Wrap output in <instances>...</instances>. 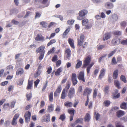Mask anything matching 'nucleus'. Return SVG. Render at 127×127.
<instances>
[{"instance_id":"33","label":"nucleus","mask_w":127,"mask_h":127,"mask_svg":"<svg viewBox=\"0 0 127 127\" xmlns=\"http://www.w3.org/2000/svg\"><path fill=\"white\" fill-rule=\"evenodd\" d=\"M67 92L63 90L62 92L61 98V99H64L66 96V93Z\"/></svg>"},{"instance_id":"2","label":"nucleus","mask_w":127,"mask_h":127,"mask_svg":"<svg viewBox=\"0 0 127 127\" xmlns=\"http://www.w3.org/2000/svg\"><path fill=\"white\" fill-rule=\"evenodd\" d=\"M77 77L80 81L82 82L83 83H84L85 82L84 72L83 71H81L80 72L78 75Z\"/></svg>"},{"instance_id":"56","label":"nucleus","mask_w":127,"mask_h":127,"mask_svg":"<svg viewBox=\"0 0 127 127\" xmlns=\"http://www.w3.org/2000/svg\"><path fill=\"white\" fill-rule=\"evenodd\" d=\"M41 13L38 12H35V18L36 19L38 18H39L41 16Z\"/></svg>"},{"instance_id":"19","label":"nucleus","mask_w":127,"mask_h":127,"mask_svg":"<svg viewBox=\"0 0 127 127\" xmlns=\"http://www.w3.org/2000/svg\"><path fill=\"white\" fill-rule=\"evenodd\" d=\"M118 69L115 70L113 73V77L114 79H117L118 75Z\"/></svg>"},{"instance_id":"40","label":"nucleus","mask_w":127,"mask_h":127,"mask_svg":"<svg viewBox=\"0 0 127 127\" xmlns=\"http://www.w3.org/2000/svg\"><path fill=\"white\" fill-rule=\"evenodd\" d=\"M120 107L122 109H126L127 108V103L125 102H123L120 105Z\"/></svg>"},{"instance_id":"12","label":"nucleus","mask_w":127,"mask_h":127,"mask_svg":"<svg viewBox=\"0 0 127 127\" xmlns=\"http://www.w3.org/2000/svg\"><path fill=\"white\" fill-rule=\"evenodd\" d=\"M35 40L37 41H43L44 40V37L41 34H38L35 38Z\"/></svg>"},{"instance_id":"62","label":"nucleus","mask_w":127,"mask_h":127,"mask_svg":"<svg viewBox=\"0 0 127 127\" xmlns=\"http://www.w3.org/2000/svg\"><path fill=\"white\" fill-rule=\"evenodd\" d=\"M10 124V121H9L7 120L5 121L4 125L6 127H7L9 126Z\"/></svg>"},{"instance_id":"47","label":"nucleus","mask_w":127,"mask_h":127,"mask_svg":"<svg viewBox=\"0 0 127 127\" xmlns=\"http://www.w3.org/2000/svg\"><path fill=\"white\" fill-rule=\"evenodd\" d=\"M105 46V45H98L97 46L98 50H101L104 48Z\"/></svg>"},{"instance_id":"64","label":"nucleus","mask_w":127,"mask_h":127,"mask_svg":"<svg viewBox=\"0 0 127 127\" xmlns=\"http://www.w3.org/2000/svg\"><path fill=\"white\" fill-rule=\"evenodd\" d=\"M40 25H42V26L44 28H46V23L44 21H42L40 22Z\"/></svg>"},{"instance_id":"18","label":"nucleus","mask_w":127,"mask_h":127,"mask_svg":"<svg viewBox=\"0 0 127 127\" xmlns=\"http://www.w3.org/2000/svg\"><path fill=\"white\" fill-rule=\"evenodd\" d=\"M105 7L108 9L112 8L114 6L113 4L110 2H107L105 4Z\"/></svg>"},{"instance_id":"39","label":"nucleus","mask_w":127,"mask_h":127,"mask_svg":"<svg viewBox=\"0 0 127 127\" xmlns=\"http://www.w3.org/2000/svg\"><path fill=\"white\" fill-rule=\"evenodd\" d=\"M64 105L66 107H71L72 105V103L71 102L67 101L65 103Z\"/></svg>"},{"instance_id":"51","label":"nucleus","mask_w":127,"mask_h":127,"mask_svg":"<svg viewBox=\"0 0 127 127\" xmlns=\"http://www.w3.org/2000/svg\"><path fill=\"white\" fill-rule=\"evenodd\" d=\"M74 20H70L67 21V24L68 25H72L74 22Z\"/></svg>"},{"instance_id":"43","label":"nucleus","mask_w":127,"mask_h":127,"mask_svg":"<svg viewBox=\"0 0 127 127\" xmlns=\"http://www.w3.org/2000/svg\"><path fill=\"white\" fill-rule=\"evenodd\" d=\"M83 119V118H79L77 119L75 122V124L78 123H82Z\"/></svg>"},{"instance_id":"4","label":"nucleus","mask_w":127,"mask_h":127,"mask_svg":"<svg viewBox=\"0 0 127 127\" xmlns=\"http://www.w3.org/2000/svg\"><path fill=\"white\" fill-rule=\"evenodd\" d=\"M71 81L73 85L74 86H75L78 83L77 79V75L74 73H72L71 75Z\"/></svg>"},{"instance_id":"13","label":"nucleus","mask_w":127,"mask_h":127,"mask_svg":"<svg viewBox=\"0 0 127 127\" xmlns=\"http://www.w3.org/2000/svg\"><path fill=\"white\" fill-rule=\"evenodd\" d=\"M33 83V80H29L28 82V85L26 89L27 90L31 89Z\"/></svg>"},{"instance_id":"59","label":"nucleus","mask_w":127,"mask_h":127,"mask_svg":"<svg viewBox=\"0 0 127 127\" xmlns=\"http://www.w3.org/2000/svg\"><path fill=\"white\" fill-rule=\"evenodd\" d=\"M24 79L23 78L20 79H19V83H18L17 84L19 86L22 85L23 84Z\"/></svg>"},{"instance_id":"23","label":"nucleus","mask_w":127,"mask_h":127,"mask_svg":"<svg viewBox=\"0 0 127 127\" xmlns=\"http://www.w3.org/2000/svg\"><path fill=\"white\" fill-rule=\"evenodd\" d=\"M111 37V34L110 33H106L105 34L104 37L103 38V41L107 40L110 38Z\"/></svg>"},{"instance_id":"37","label":"nucleus","mask_w":127,"mask_h":127,"mask_svg":"<svg viewBox=\"0 0 127 127\" xmlns=\"http://www.w3.org/2000/svg\"><path fill=\"white\" fill-rule=\"evenodd\" d=\"M113 33L115 36H120L122 34L121 32L119 31H116L113 32Z\"/></svg>"},{"instance_id":"42","label":"nucleus","mask_w":127,"mask_h":127,"mask_svg":"<svg viewBox=\"0 0 127 127\" xmlns=\"http://www.w3.org/2000/svg\"><path fill=\"white\" fill-rule=\"evenodd\" d=\"M94 116L95 115V119L96 121H97L100 118V115L98 113H96V112L94 113Z\"/></svg>"},{"instance_id":"52","label":"nucleus","mask_w":127,"mask_h":127,"mask_svg":"<svg viewBox=\"0 0 127 127\" xmlns=\"http://www.w3.org/2000/svg\"><path fill=\"white\" fill-rule=\"evenodd\" d=\"M75 110L74 109H72L68 110V113L71 115L74 116V114Z\"/></svg>"},{"instance_id":"28","label":"nucleus","mask_w":127,"mask_h":127,"mask_svg":"<svg viewBox=\"0 0 127 127\" xmlns=\"http://www.w3.org/2000/svg\"><path fill=\"white\" fill-rule=\"evenodd\" d=\"M62 71V68L60 67L58 68L57 71L55 72V75L56 76H59L60 74V73Z\"/></svg>"},{"instance_id":"48","label":"nucleus","mask_w":127,"mask_h":127,"mask_svg":"<svg viewBox=\"0 0 127 127\" xmlns=\"http://www.w3.org/2000/svg\"><path fill=\"white\" fill-rule=\"evenodd\" d=\"M26 97L27 98V101L30 100L32 97L31 93H30L29 94H27L26 95Z\"/></svg>"},{"instance_id":"11","label":"nucleus","mask_w":127,"mask_h":127,"mask_svg":"<svg viewBox=\"0 0 127 127\" xmlns=\"http://www.w3.org/2000/svg\"><path fill=\"white\" fill-rule=\"evenodd\" d=\"M118 93V91L117 89H115L114 90V92L112 93V95L113 96V98L114 99L119 98L120 96V93L116 95H115Z\"/></svg>"},{"instance_id":"26","label":"nucleus","mask_w":127,"mask_h":127,"mask_svg":"<svg viewBox=\"0 0 127 127\" xmlns=\"http://www.w3.org/2000/svg\"><path fill=\"white\" fill-rule=\"evenodd\" d=\"M70 31V28H68L67 29L63 34L62 36L63 38L66 37V35L68 34V32Z\"/></svg>"},{"instance_id":"35","label":"nucleus","mask_w":127,"mask_h":127,"mask_svg":"<svg viewBox=\"0 0 127 127\" xmlns=\"http://www.w3.org/2000/svg\"><path fill=\"white\" fill-rule=\"evenodd\" d=\"M48 110L49 112H51L54 110V105L52 104H51L48 106Z\"/></svg>"},{"instance_id":"41","label":"nucleus","mask_w":127,"mask_h":127,"mask_svg":"<svg viewBox=\"0 0 127 127\" xmlns=\"http://www.w3.org/2000/svg\"><path fill=\"white\" fill-rule=\"evenodd\" d=\"M88 22L89 20L87 19H84L82 21V23L83 26H85L88 23Z\"/></svg>"},{"instance_id":"55","label":"nucleus","mask_w":127,"mask_h":127,"mask_svg":"<svg viewBox=\"0 0 127 127\" xmlns=\"http://www.w3.org/2000/svg\"><path fill=\"white\" fill-rule=\"evenodd\" d=\"M52 70V67L51 66H50L47 68L46 72L48 74H50Z\"/></svg>"},{"instance_id":"61","label":"nucleus","mask_w":127,"mask_h":127,"mask_svg":"<svg viewBox=\"0 0 127 127\" xmlns=\"http://www.w3.org/2000/svg\"><path fill=\"white\" fill-rule=\"evenodd\" d=\"M121 43L124 45H127V39L126 40H123L121 42Z\"/></svg>"},{"instance_id":"3","label":"nucleus","mask_w":127,"mask_h":127,"mask_svg":"<svg viewBox=\"0 0 127 127\" xmlns=\"http://www.w3.org/2000/svg\"><path fill=\"white\" fill-rule=\"evenodd\" d=\"M92 89L88 87H86L84 89L83 93L84 96H86L87 97H89V95L91 93Z\"/></svg>"},{"instance_id":"30","label":"nucleus","mask_w":127,"mask_h":127,"mask_svg":"<svg viewBox=\"0 0 127 127\" xmlns=\"http://www.w3.org/2000/svg\"><path fill=\"white\" fill-rule=\"evenodd\" d=\"M109 87L107 85L105 87L104 90V92L105 95H107L109 94Z\"/></svg>"},{"instance_id":"6","label":"nucleus","mask_w":127,"mask_h":127,"mask_svg":"<svg viewBox=\"0 0 127 127\" xmlns=\"http://www.w3.org/2000/svg\"><path fill=\"white\" fill-rule=\"evenodd\" d=\"M75 93V89L74 87H71L69 90L67 96L70 98L74 96Z\"/></svg>"},{"instance_id":"32","label":"nucleus","mask_w":127,"mask_h":127,"mask_svg":"<svg viewBox=\"0 0 127 127\" xmlns=\"http://www.w3.org/2000/svg\"><path fill=\"white\" fill-rule=\"evenodd\" d=\"M98 91V89L97 88H95L94 90L93 96L94 99L96 97Z\"/></svg>"},{"instance_id":"7","label":"nucleus","mask_w":127,"mask_h":127,"mask_svg":"<svg viewBox=\"0 0 127 127\" xmlns=\"http://www.w3.org/2000/svg\"><path fill=\"white\" fill-rule=\"evenodd\" d=\"M85 36L83 34H81L80 37V38L77 39L78 45L79 46L82 45V44L84 41Z\"/></svg>"},{"instance_id":"20","label":"nucleus","mask_w":127,"mask_h":127,"mask_svg":"<svg viewBox=\"0 0 127 127\" xmlns=\"http://www.w3.org/2000/svg\"><path fill=\"white\" fill-rule=\"evenodd\" d=\"M90 119L91 117L90 114L88 113H86L84 118L85 122H88L90 121Z\"/></svg>"},{"instance_id":"25","label":"nucleus","mask_w":127,"mask_h":127,"mask_svg":"<svg viewBox=\"0 0 127 127\" xmlns=\"http://www.w3.org/2000/svg\"><path fill=\"white\" fill-rule=\"evenodd\" d=\"M68 41L70 46L72 48H74L75 46L74 43V41L71 38H69L68 40Z\"/></svg>"},{"instance_id":"50","label":"nucleus","mask_w":127,"mask_h":127,"mask_svg":"<svg viewBox=\"0 0 127 127\" xmlns=\"http://www.w3.org/2000/svg\"><path fill=\"white\" fill-rule=\"evenodd\" d=\"M62 90V86L61 85H59L56 91L59 94L61 92Z\"/></svg>"},{"instance_id":"31","label":"nucleus","mask_w":127,"mask_h":127,"mask_svg":"<svg viewBox=\"0 0 127 127\" xmlns=\"http://www.w3.org/2000/svg\"><path fill=\"white\" fill-rule=\"evenodd\" d=\"M48 97L49 101L51 102H52L53 99V92H50L48 94Z\"/></svg>"},{"instance_id":"57","label":"nucleus","mask_w":127,"mask_h":127,"mask_svg":"<svg viewBox=\"0 0 127 127\" xmlns=\"http://www.w3.org/2000/svg\"><path fill=\"white\" fill-rule=\"evenodd\" d=\"M40 81V80L37 79L34 82V86L35 87H37L38 84Z\"/></svg>"},{"instance_id":"45","label":"nucleus","mask_w":127,"mask_h":127,"mask_svg":"<svg viewBox=\"0 0 127 127\" xmlns=\"http://www.w3.org/2000/svg\"><path fill=\"white\" fill-rule=\"evenodd\" d=\"M45 51H43L40 54L39 56V59L40 60H41L43 58Z\"/></svg>"},{"instance_id":"60","label":"nucleus","mask_w":127,"mask_h":127,"mask_svg":"<svg viewBox=\"0 0 127 127\" xmlns=\"http://www.w3.org/2000/svg\"><path fill=\"white\" fill-rule=\"evenodd\" d=\"M55 48L54 47H53L50 49V50L48 51L47 54L49 55L51 53H53L54 51Z\"/></svg>"},{"instance_id":"53","label":"nucleus","mask_w":127,"mask_h":127,"mask_svg":"<svg viewBox=\"0 0 127 127\" xmlns=\"http://www.w3.org/2000/svg\"><path fill=\"white\" fill-rule=\"evenodd\" d=\"M58 56L57 55H55L52 58V60L53 62H55L58 60Z\"/></svg>"},{"instance_id":"24","label":"nucleus","mask_w":127,"mask_h":127,"mask_svg":"<svg viewBox=\"0 0 127 127\" xmlns=\"http://www.w3.org/2000/svg\"><path fill=\"white\" fill-rule=\"evenodd\" d=\"M24 72V71L23 68H19L16 71V75H21L23 74Z\"/></svg>"},{"instance_id":"21","label":"nucleus","mask_w":127,"mask_h":127,"mask_svg":"<svg viewBox=\"0 0 127 127\" xmlns=\"http://www.w3.org/2000/svg\"><path fill=\"white\" fill-rule=\"evenodd\" d=\"M94 64V62H92L91 64H90L87 67L86 70L87 75L90 73V69Z\"/></svg>"},{"instance_id":"36","label":"nucleus","mask_w":127,"mask_h":127,"mask_svg":"<svg viewBox=\"0 0 127 127\" xmlns=\"http://www.w3.org/2000/svg\"><path fill=\"white\" fill-rule=\"evenodd\" d=\"M56 42V39H54L50 40V41L47 43V46H48L51 45L55 43Z\"/></svg>"},{"instance_id":"22","label":"nucleus","mask_w":127,"mask_h":127,"mask_svg":"<svg viewBox=\"0 0 127 127\" xmlns=\"http://www.w3.org/2000/svg\"><path fill=\"white\" fill-rule=\"evenodd\" d=\"M45 48V47L43 46H41L38 48L36 50V52L37 53H38L39 52H40L41 53L43 51H45L44 50Z\"/></svg>"},{"instance_id":"49","label":"nucleus","mask_w":127,"mask_h":127,"mask_svg":"<svg viewBox=\"0 0 127 127\" xmlns=\"http://www.w3.org/2000/svg\"><path fill=\"white\" fill-rule=\"evenodd\" d=\"M115 125L116 127H124L120 122L116 123Z\"/></svg>"},{"instance_id":"44","label":"nucleus","mask_w":127,"mask_h":127,"mask_svg":"<svg viewBox=\"0 0 127 127\" xmlns=\"http://www.w3.org/2000/svg\"><path fill=\"white\" fill-rule=\"evenodd\" d=\"M115 85L118 88H119L120 87V83L119 81L118 80H115L114 82Z\"/></svg>"},{"instance_id":"58","label":"nucleus","mask_w":127,"mask_h":127,"mask_svg":"<svg viewBox=\"0 0 127 127\" xmlns=\"http://www.w3.org/2000/svg\"><path fill=\"white\" fill-rule=\"evenodd\" d=\"M65 118V116L64 114H62L60 116L59 119L62 121H63Z\"/></svg>"},{"instance_id":"5","label":"nucleus","mask_w":127,"mask_h":127,"mask_svg":"<svg viewBox=\"0 0 127 127\" xmlns=\"http://www.w3.org/2000/svg\"><path fill=\"white\" fill-rule=\"evenodd\" d=\"M31 115V113L29 111L26 112L24 116L25 122L28 123L30 122Z\"/></svg>"},{"instance_id":"8","label":"nucleus","mask_w":127,"mask_h":127,"mask_svg":"<svg viewBox=\"0 0 127 127\" xmlns=\"http://www.w3.org/2000/svg\"><path fill=\"white\" fill-rule=\"evenodd\" d=\"M19 116V114L17 113L14 116L12 121L11 122V124L12 126H15L17 124V119Z\"/></svg>"},{"instance_id":"16","label":"nucleus","mask_w":127,"mask_h":127,"mask_svg":"<svg viewBox=\"0 0 127 127\" xmlns=\"http://www.w3.org/2000/svg\"><path fill=\"white\" fill-rule=\"evenodd\" d=\"M65 53L66 54V57L69 59L71 56V51L69 48L67 49L65 51Z\"/></svg>"},{"instance_id":"54","label":"nucleus","mask_w":127,"mask_h":127,"mask_svg":"<svg viewBox=\"0 0 127 127\" xmlns=\"http://www.w3.org/2000/svg\"><path fill=\"white\" fill-rule=\"evenodd\" d=\"M116 51V50H115L114 51H111L110 53H109L108 55V57L110 58L112 56L113 54L115 53Z\"/></svg>"},{"instance_id":"29","label":"nucleus","mask_w":127,"mask_h":127,"mask_svg":"<svg viewBox=\"0 0 127 127\" xmlns=\"http://www.w3.org/2000/svg\"><path fill=\"white\" fill-rule=\"evenodd\" d=\"M77 61L78 62L75 66V68L76 69L79 68L81 67L82 64V61H80L79 60H77Z\"/></svg>"},{"instance_id":"27","label":"nucleus","mask_w":127,"mask_h":127,"mask_svg":"<svg viewBox=\"0 0 127 127\" xmlns=\"http://www.w3.org/2000/svg\"><path fill=\"white\" fill-rule=\"evenodd\" d=\"M117 116L118 117H120L124 114V112L122 110H119L116 112Z\"/></svg>"},{"instance_id":"63","label":"nucleus","mask_w":127,"mask_h":127,"mask_svg":"<svg viewBox=\"0 0 127 127\" xmlns=\"http://www.w3.org/2000/svg\"><path fill=\"white\" fill-rule=\"evenodd\" d=\"M85 26H86L85 29H89L92 27V25L91 24H89L87 25H86Z\"/></svg>"},{"instance_id":"10","label":"nucleus","mask_w":127,"mask_h":127,"mask_svg":"<svg viewBox=\"0 0 127 127\" xmlns=\"http://www.w3.org/2000/svg\"><path fill=\"white\" fill-rule=\"evenodd\" d=\"M120 42V39L118 38H115L113 39L111 42V44L113 45H117L119 44Z\"/></svg>"},{"instance_id":"34","label":"nucleus","mask_w":127,"mask_h":127,"mask_svg":"<svg viewBox=\"0 0 127 127\" xmlns=\"http://www.w3.org/2000/svg\"><path fill=\"white\" fill-rule=\"evenodd\" d=\"M41 71L40 70H37L36 71L34 74V77L35 78L37 77L41 74Z\"/></svg>"},{"instance_id":"17","label":"nucleus","mask_w":127,"mask_h":127,"mask_svg":"<svg viewBox=\"0 0 127 127\" xmlns=\"http://www.w3.org/2000/svg\"><path fill=\"white\" fill-rule=\"evenodd\" d=\"M71 85V83L69 82H67L66 84L65 87L63 89V91L67 92Z\"/></svg>"},{"instance_id":"46","label":"nucleus","mask_w":127,"mask_h":127,"mask_svg":"<svg viewBox=\"0 0 127 127\" xmlns=\"http://www.w3.org/2000/svg\"><path fill=\"white\" fill-rule=\"evenodd\" d=\"M120 79L125 83H126L127 82V81L126 80L125 76L123 75H121L120 76Z\"/></svg>"},{"instance_id":"1","label":"nucleus","mask_w":127,"mask_h":127,"mask_svg":"<svg viewBox=\"0 0 127 127\" xmlns=\"http://www.w3.org/2000/svg\"><path fill=\"white\" fill-rule=\"evenodd\" d=\"M91 60V56L89 55L84 58L83 61V68H85L88 66L90 63Z\"/></svg>"},{"instance_id":"14","label":"nucleus","mask_w":127,"mask_h":127,"mask_svg":"<svg viewBox=\"0 0 127 127\" xmlns=\"http://www.w3.org/2000/svg\"><path fill=\"white\" fill-rule=\"evenodd\" d=\"M87 11L85 10H82L80 11L79 13V16L83 17L87 13Z\"/></svg>"},{"instance_id":"15","label":"nucleus","mask_w":127,"mask_h":127,"mask_svg":"<svg viewBox=\"0 0 127 127\" xmlns=\"http://www.w3.org/2000/svg\"><path fill=\"white\" fill-rule=\"evenodd\" d=\"M105 69L103 68L100 71V74L99 75L98 78L100 79H101L104 75L105 72Z\"/></svg>"},{"instance_id":"38","label":"nucleus","mask_w":127,"mask_h":127,"mask_svg":"<svg viewBox=\"0 0 127 127\" xmlns=\"http://www.w3.org/2000/svg\"><path fill=\"white\" fill-rule=\"evenodd\" d=\"M110 103V101L107 100L105 101L103 103V104L104 106L108 107L109 106Z\"/></svg>"},{"instance_id":"9","label":"nucleus","mask_w":127,"mask_h":127,"mask_svg":"<svg viewBox=\"0 0 127 127\" xmlns=\"http://www.w3.org/2000/svg\"><path fill=\"white\" fill-rule=\"evenodd\" d=\"M50 115L49 114H45L43 116L42 121L48 123L50 121Z\"/></svg>"}]
</instances>
